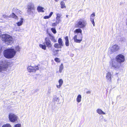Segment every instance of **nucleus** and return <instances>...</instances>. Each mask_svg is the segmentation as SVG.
Wrapping results in <instances>:
<instances>
[{
    "instance_id": "nucleus-28",
    "label": "nucleus",
    "mask_w": 127,
    "mask_h": 127,
    "mask_svg": "<svg viewBox=\"0 0 127 127\" xmlns=\"http://www.w3.org/2000/svg\"><path fill=\"white\" fill-rule=\"evenodd\" d=\"M58 42L59 44H61L62 46H63V42L62 39L61 38H59L58 40Z\"/></svg>"
},
{
    "instance_id": "nucleus-19",
    "label": "nucleus",
    "mask_w": 127,
    "mask_h": 127,
    "mask_svg": "<svg viewBox=\"0 0 127 127\" xmlns=\"http://www.w3.org/2000/svg\"><path fill=\"white\" fill-rule=\"evenodd\" d=\"M97 113L100 115L105 114V113L100 109H98L96 110Z\"/></svg>"
},
{
    "instance_id": "nucleus-11",
    "label": "nucleus",
    "mask_w": 127,
    "mask_h": 127,
    "mask_svg": "<svg viewBox=\"0 0 127 127\" xmlns=\"http://www.w3.org/2000/svg\"><path fill=\"white\" fill-rule=\"evenodd\" d=\"M112 75L110 72H107L106 76V79L107 81L109 82L111 81Z\"/></svg>"
},
{
    "instance_id": "nucleus-21",
    "label": "nucleus",
    "mask_w": 127,
    "mask_h": 127,
    "mask_svg": "<svg viewBox=\"0 0 127 127\" xmlns=\"http://www.w3.org/2000/svg\"><path fill=\"white\" fill-rule=\"evenodd\" d=\"M81 95H79L77 96L76 98V101L78 102H80L81 100Z\"/></svg>"
},
{
    "instance_id": "nucleus-49",
    "label": "nucleus",
    "mask_w": 127,
    "mask_h": 127,
    "mask_svg": "<svg viewBox=\"0 0 127 127\" xmlns=\"http://www.w3.org/2000/svg\"><path fill=\"white\" fill-rule=\"evenodd\" d=\"M58 0H55V1L56 2H57V1H58Z\"/></svg>"
},
{
    "instance_id": "nucleus-35",
    "label": "nucleus",
    "mask_w": 127,
    "mask_h": 127,
    "mask_svg": "<svg viewBox=\"0 0 127 127\" xmlns=\"http://www.w3.org/2000/svg\"><path fill=\"white\" fill-rule=\"evenodd\" d=\"M58 24V22H57L56 21V22L53 23L52 24V26L53 27L57 25V24Z\"/></svg>"
},
{
    "instance_id": "nucleus-53",
    "label": "nucleus",
    "mask_w": 127,
    "mask_h": 127,
    "mask_svg": "<svg viewBox=\"0 0 127 127\" xmlns=\"http://www.w3.org/2000/svg\"><path fill=\"white\" fill-rule=\"evenodd\" d=\"M24 91V90H22V91H23V92Z\"/></svg>"
},
{
    "instance_id": "nucleus-18",
    "label": "nucleus",
    "mask_w": 127,
    "mask_h": 127,
    "mask_svg": "<svg viewBox=\"0 0 127 127\" xmlns=\"http://www.w3.org/2000/svg\"><path fill=\"white\" fill-rule=\"evenodd\" d=\"M59 85H57V87L58 88H60L63 83V81L62 79H60L59 81Z\"/></svg>"
},
{
    "instance_id": "nucleus-33",
    "label": "nucleus",
    "mask_w": 127,
    "mask_h": 127,
    "mask_svg": "<svg viewBox=\"0 0 127 127\" xmlns=\"http://www.w3.org/2000/svg\"><path fill=\"white\" fill-rule=\"evenodd\" d=\"M21 124L18 123L16 124L14 126V127H21Z\"/></svg>"
},
{
    "instance_id": "nucleus-34",
    "label": "nucleus",
    "mask_w": 127,
    "mask_h": 127,
    "mask_svg": "<svg viewBox=\"0 0 127 127\" xmlns=\"http://www.w3.org/2000/svg\"><path fill=\"white\" fill-rule=\"evenodd\" d=\"M54 60L55 62H60V59L58 58H55L54 59Z\"/></svg>"
},
{
    "instance_id": "nucleus-32",
    "label": "nucleus",
    "mask_w": 127,
    "mask_h": 127,
    "mask_svg": "<svg viewBox=\"0 0 127 127\" xmlns=\"http://www.w3.org/2000/svg\"><path fill=\"white\" fill-rule=\"evenodd\" d=\"M2 127H11V126L10 124H7L3 125Z\"/></svg>"
},
{
    "instance_id": "nucleus-15",
    "label": "nucleus",
    "mask_w": 127,
    "mask_h": 127,
    "mask_svg": "<svg viewBox=\"0 0 127 127\" xmlns=\"http://www.w3.org/2000/svg\"><path fill=\"white\" fill-rule=\"evenodd\" d=\"M13 12L17 14H21L22 12L21 11L17 8H13L12 10Z\"/></svg>"
},
{
    "instance_id": "nucleus-51",
    "label": "nucleus",
    "mask_w": 127,
    "mask_h": 127,
    "mask_svg": "<svg viewBox=\"0 0 127 127\" xmlns=\"http://www.w3.org/2000/svg\"><path fill=\"white\" fill-rule=\"evenodd\" d=\"M64 8H65V6H64Z\"/></svg>"
},
{
    "instance_id": "nucleus-39",
    "label": "nucleus",
    "mask_w": 127,
    "mask_h": 127,
    "mask_svg": "<svg viewBox=\"0 0 127 127\" xmlns=\"http://www.w3.org/2000/svg\"><path fill=\"white\" fill-rule=\"evenodd\" d=\"M53 55L55 56L57 55L58 53H57V52L54 51H53Z\"/></svg>"
},
{
    "instance_id": "nucleus-5",
    "label": "nucleus",
    "mask_w": 127,
    "mask_h": 127,
    "mask_svg": "<svg viewBox=\"0 0 127 127\" xmlns=\"http://www.w3.org/2000/svg\"><path fill=\"white\" fill-rule=\"evenodd\" d=\"M8 65L7 64V61L5 59H3L0 61V72L6 71L8 68Z\"/></svg>"
},
{
    "instance_id": "nucleus-13",
    "label": "nucleus",
    "mask_w": 127,
    "mask_h": 127,
    "mask_svg": "<svg viewBox=\"0 0 127 127\" xmlns=\"http://www.w3.org/2000/svg\"><path fill=\"white\" fill-rule=\"evenodd\" d=\"M27 13L29 15L34 16V15L35 9H27Z\"/></svg>"
},
{
    "instance_id": "nucleus-26",
    "label": "nucleus",
    "mask_w": 127,
    "mask_h": 127,
    "mask_svg": "<svg viewBox=\"0 0 127 127\" xmlns=\"http://www.w3.org/2000/svg\"><path fill=\"white\" fill-rule=\"evenodd\" d=\"M54 46L56 48H61V46H63L59 44H58L57 43H55L54 44Z\"/></svg>"
},
{
    "instance_id": "nucleus-9",
    "label": "nucleus",
    "mask_w": 127,
    "mask_h": 127,
    "mask_svg": "<svg viewBox=\"0 0 127 127\" xmlns=\"http://www.w3.org/2000/svg\"><path fill=\"white\" fill-rule=\"evenodd\" d=\"M46 47L48 48H51L52 47V45L51 42L49 38L46 37L45 38V41L44 42Z\"/></svg>"
},
{
    "instance_id": "nucleus-37",
    "label": "nucleus",
    "mask_w": 127,
    "mask_h": 127,
    "mask_svg": "<svg viewBox=\"0 0 127 127\" xmlns=\"http://www.w3.org/2000/svg\"><path fill=\"white\" fill-rule=\"evenodd\" d=\"M20 48L18 46H17L15 47L16 50L17 51H19Z\"/></svg>"
},
{
    "instance_id": "nucleus-41",
    "label": "nucleus",
    "mask_w": 127,
    "mask_h": 127,
    "mask_svg": "<svg viewBox=\"0 0 127 127\" xmlns=\"http://www.w3.org/2000/svg\"><path fill=\"white\" fill-rule=\"evenodd\" d=\"M53 13V12H51L49 14V16H50V17H51V16L52 15Z\"/></svg>"
},
{
    "instance_id": "nucleus-16",
    "label": "nucleus",
    "mask_w": 127,
    "mask_h": 127,
    "mask_svg": "<svg viewBox=\"0 0 127 127\" xmlns=\"http://www.w3.org/2000/svg\"><path fill=\"white\" fill-rule=\"evenodd\" d=\"M61 16L62 15L61 14L58 13L57 14V17H56V22H58V23L60 22V21H61L60 20V18Z\"/></svg>"
},
{
    "instance_id": "nucleus-22",
    "label": "nucleus",
    "mask_w": 127,
    "mask_h": 127,
    "mask_svg": "<svg viewBox=\"0 0 127 127\" xmlns=\"http://www.w3.org/2000/svg\"><path fill=\"white\" fill-rule=\"evenodd\" d=\"M23 20L24 19L23 18H21L20 21L19 22L16 23V24L18 26H20L22 24Z\"/></svg>"
},
{
    "instance_id": "nucleus-2",
    "label": "nucleus",
    "mask_w": 127,
    "mask_h": 127,
    "mask_svg": "<svg viewBox=\"0 0 127 127\" xmlns=\"http://www.w3.org/2000/svg\"><path fill=\"white\" fill-rule=\"evenodd\" d=\"M16 52L14 48H8L4 50L3 52L4 57L7 59L13 57L16 54Z\"/></svg>"
},
{
    "instance_id": "nucleus-12",
    "label": "nucleus",
    "mask_w": 127,
    "mask_h": 127,
    "mask_svg": "<svg viewBox=\"0 0 127 127\" xmlns=\"http://www.w3.org/2000/svg\"><path fill=\"white\" fill-rule=\"evenodd\" d=\"M95 16V13H93L91 15L90 17L91 21L94 26H95V23L94 21V18Z\"/></svg>"
},
{
    "instance_id": "nucleus-23",
    "label": "nucleus",
    "mask_w": 127,
    "mask_h": 127,
    "mask_svg": "<svg viewBox=\"0 0 127 127\" xmlns=\"http://www.w3.org/2000/svg\"><path fill=\"white\" fill-rule=\"evenodd\" d=\"M65 45L67 46H69V42L68 41V37L67 36L65 38Z\"/></svg>"
},
{
    "instance_id": "nucleus-27",
    "label": "nucleus",
    "mask_w": 127,
    "mask_h": 127,
    "mask_svg": "<svg viewBox=\"0 0 127 127\" xmlns=\"http://www.w3.org/2000/svg\"><path fill=\"white\" fill-rule=\"evenodd\" d=\"M74 32L77 33H80V34H82V30L80 28H78L76 29L74 31Z\"/></svg>"
},
{
    "instance_id": "nucleus-46",
    "label": "nucleus",
    "mask_w": 127,
    "mask_h": 127,
    "mask_svg": "<svg viewBox=\"0 0 127 127\" xmlns=\"http://www.w3.org/2000/svg\"><path fill=\"white\" fill-rule=\"evenodd\" d=\"M59 50H56L55 51L56 52H57V53H58V52L59 51Z\"/></svg>"
},
{
    "instance_id": "nucleus-10",
    "label": "nucleus",
    "mask_w": 127,
    "mask_h": 127,
    "mask_svg": "<svg viewBox=\"0 0 127 127\" xmlns=\"http://www.w3.org/2000/svg\"><path fill=\"white\" fill-rule=\"evenodd\" d=\"M110 49L112 52H114L118 51L119 49V47L118 45L116 44L113 46Z\"/></svg>"
},
{
    "instance_id": "nucleus-50",
    "label": "nucleus",
    "mask_w": 127,
    "mask_h": 127,
    "mask_svg": "<svg viewBox=\"0 0 127 127\" xmlns=\"http://www.w3.org/2000/svg\"><path fill=\"white\" fill-rule=\"evenodd\" d=\"M68 15H67L66 16V17L67 18V17H68Z\"/></svg>"
},
{
    "instance_id": "nucleus-44",
    "label": "nucleus",
    "mask_w": 127,
    "mask_h": 127,
    "mask_svg": "<svg viewBox=\"0 0 127 127\" xmlns=\"http://www.w3.org/2000/svg\"><path fill=\"white\" fill-rule=\"evenodd\" d=\"M2 49L1 48H0V54L1 53V52H2Z\"/></svg>"
},
{
    "instance_id": "nucleus-38",
    "label": "nucleus",
    "mask_w": 127,
    "mask_h": 127,
    "mask_svg": "<svg viewBox=\"0 0 127 127\" xmlns=\"http://www.w3.org/2000/svg\"><path fill=\"white\" fill-rule=\"evenodd\" d=\"M58 97H57V96H56V97H54L53 98V100L54 101H57L58 100Z\"/></svg>"
},
{
    "instance_id": "nucleus-43",
    "label": "nucleus",
    "mask_w": 127,
    "mask_h": 127,
    "mask_svg": "<svg viewBox=\"0 0 127 127\" xmlns=\"http://www.w3.org/2000/svg\"><path fill=\"white\" fill-rule=\"evenodd\" d=\"M91 93V92L90 91H87L86 92V93L87 94H90Z\"/></svg>"
},
{
    "instance_id": "nucleus-30",
    "label": "nucleus",
    "mask_w": 127,
    "mask_h": 127,
    "mask_svg": "<svg viewBox=\"0 0 127 127\" xmlns=\"http://www.w3.org/2000/svg\"><path fill=\"white\" fill-rule=\"evenodd\" d=\"M2 17L6 19L7 20H9V18H10V16H8L6 15H3L2 16Z\"/></svg>"
},
{
    "instance_id": "nucleus-42",
    "label": "nucleus",
    "mask_w": 127,
    "mask_h": 127,
    "mask_svg": "<svg viewBox=\"0 0 127 127\" xmlns=\"http://www.w3.org/2000/svg\"><path fill=\"white\" fill-rule=\"evenodd\" d=\"M51 93V89H48V92L47 93L48 94H50Z\"/></svg>"
},
{
    "instance_id": "nucleus-29",
    "label": "nucleus",
    "mask_w": 127,
    "mask_h": 127,
    "mask_svg": "<svg viewBox=\"0 0 127 127\" xmlns=\"http://www.w3.org/2000/svg\"><path fill=\"white\" fill-rule=\"evenodd\" d=\"M63 64H62L59 67V71L60 73H61L62 72V70L63 69Z\"/></svg>"
},
{
    "instance_id": "nucleus-48",
    "label": "nucleus",
    "mask_w": 127,
    "mask_h": 127,
    "mask_svg": "<svg viewBox=\"0 0 127 127\" xmlns=\"http://www.w3.org/2000/svg\"><path fill=\"white\" fill-rule=\"evenodd\" d=\"M119 80V78L118 77V79H117V81H117V82H118Z\"/></svg>"
},
{
    "instance_id": "nucleus-52",
    "label": "nucleus",
    "mask_w": 127,
    "mask_h": 127,
    "mask_svg": "<svg viewBox=\"0 0 127 127\" xmlns=\"http://www.w3.org/2000/svg\"><path fill=\"white\" fill-rule=\"evenodd\" d=\"M126 25H127V22H126Z\"/></svg>"
},
{
    "instance_id": "nucleus-14",
    "label": "nucleus",
    "mask_w": 127,
    "mask_h": 127,
    "mask_svg": "<svg viewBox=\"0 0 127 127\" xmlns=\"http://www.w3.org/2000/svg\"><path fill=\"white\" fill-rule=\"evenodd\" d=\"M28 9H35L34 5L32 3L29 4L27 6Z\"/></svg>"
},
{
    "instance_id": "nucleus-47",
    "label": "nucleus",
    "mask_w": 127,
    "mask_h": 127,
    "mask_svg": "<svg viewBox=\"0 0 127 127\" xmlns=\"http://www.w3.org/2000/svg\"><path fill=\"white\" fill-rule=\"evenodd\" d=\"M5 22V21H0V22Z\"/></svg>"
},
{
    "instance_id": "nucleus-25",
    "label": "nucleus",
    "mask_w": 127,
    "mask_h": 127,
    "mask_svg": "<svg viewBox=\"0 0 127 127\" xmlns=\"http://www.w3.org/2000/svg\"><path fill=\"white\" fill-rule=\"evenodd\" d=\"M10 16L12 18H13L16 19H18V17L14 13H12L11 15H10Z\"/></svg>"
},
{
    "instance_id": "nucleus-8",
    "label": "nucleus",
    "mask_w": 127,
    "mask_h": 127,
    "mask_svg": "<svg viewBox=\"0 0 127 127\" xmlns=\"http://www.w3.org/2000/svg\"><path fill=\"white\" fill-rule=\"evenodd\" d=\"M39 68L37 65L35 66H30L27 68L28 71L30 72H35L36 70H38Z\"/></svg>"
},
{
    "instance_id": "nucleus-45",
    "label": "nucleus",
    "mask_w": 127,
    "mask_h": 127,
    "mask_svg": "<svg viewBox=\"0 0 127 127\" xmlns=\"http://www.w3.org/2000/svg\"><path fill=\"white\" fill-rule=\"evenodd\" d=\"M103 121L104 122H105L107 121V120L105 119H104L103 120Z\"/></svg>"
},
{
    "instance_id": "nucleus-1",
    "label": "nucleus",
    "mask_w": 127,
    "mask_h": 127,
    "mask_svg": "<svg viewBox=\"0 0 127 127\" xmlns=\"http://www.w3.org/2000/svg\"><path fill=\"white\" fill-rule=\"evenodd\" d=\"M116 60L115 59H113L110 62V65L112 68L114 70L118 71L120 69L121 64L123 63L125 61V57L122 54L118 55L116 57Z\"/></svg>"
},
{
    "instance_id": "nucleus-3",
    "label": "nucleus",
    "mask_w": 127,
    "mask_h": 127,
    "mask_svg": "<svg viewBox=\"0 0 127 127\" xmlns=\"http://www.w3.org/2000/svg\"><path fill=\"white\" fill-rule=\"evenodd\" d=\"M1 36L2 40L8 44H10L12 42L13 38L9 35L6 34H3L2 35L1 31H0V37Z\"/></svg>"
},
{
    "instance_id": "nucleus-31",
    "label": "nucleus",
    "mask_w": 127,
    "mask_h": 127,
    "mask_svg": "<svg viewBox=\"0 0 127 127\" xmlns=\"http://www.w3.org/2000/svg\"><path fill=\"white\" fill-rule=\"evenodd\" d=\"M51 30L52 32L54 34H55L56 32V31L55 28H51Z\"/></svg>"
},
{
    "instance_id": "nucleus-24",
    "label": "nucleus",
    "mask_w": 127,
    "mask_h": 127,
    "mask_svg": "<svg viewBox=\"0 0 127 127\" xmlns=\"http://www.w3.org/2000/svg\"><path fill=\"white\" fill-rule=\"evenodd\" d=\"M43 44H44V45L40 44H39V46L40 48H41L42 49L45 50H46V46L45 45L44 43H43Z\"/></svg>"
},
{
    "instance_id": "nucleus-40",
    "label": "nucleus",
    "mask_w": 127,
    "mask_h": 127,
    "mask_svg": "<svg viewBox=\"0 0 127 127\" xmlns=\"http://www.w3.org/2000/svg\"><path fill=\"white\" fill-rule=\"evenodd\" d=\"M50 18V16H44L43 18L45 19H47Z\"/></svg>"
},
{
    "instance_id": "nucleus-4",
    "label": "nucleus",
    "mask_w": 127,
    "mask_h": 127,
    "mask_svg": "<svg viewBox=\"0 0 127 127\" xmlns=\"http://www.w3.org/2000/svg\"><path fill=\"white\" fill-rule=\"evenodd\" d=\"M87 23L86 20L84 19H78L75 23V27L76 28H85Z\"/></svg>"
},
{
    "instance_id": "nucleus-7",
    "label": "nucleus",
    "mask_w": 127,
    "mask_h": 127,
    "mask_svg": "<svg viewBox=\"0 0 127 127\" xmlns=\"http://www.w3.org/2000/svg\"><path fill=\"white\" fill-rule=\"evenodd\" d=\"M82 34L81 33L75 35L73 38V39L75 42L80 43L82 41Z\"/></svg>"
},
{
    "instance_id": "nucleus-17",
    "label": "nucleus",
    "mask_w": 127,
    "mask_h": 127,
    "mask_svg": "<svg viewBox=\"0 0 127 127\" xmlns=\"http://www.w3.org/2000/svg\"><path fill=\"white\" fill-rule=\"evenodd\" d=\"M44 9V8L43 7L40 6H38L37 8V10L38 12H44L43 10Z\"/></svg>"
},
{
    "instance_id": "nucleus-36",
    "label": "nucleus",
    "mask_w": 127,
    "mask_h": 127,
    "mask_svg": "<svg viewBox=\"0 0 127 127\" xmlns=\"http://www.w3.org/2000/svg\"><path fill=\"white\" fill-rule=\"evenodd\" d=\"M61 7L62 8H64V2L62 1L61 2Z\"/></svg>"
},
{
    "instance_id": "nucleus-6",
    "label": "nucleus",
    "mask_w": 127,
    "mask_h": 127,
    "mask_svg": "<svg viewBox=\"0 0 127 127\" xmlns=\"http://www.w3.org/2000/svg\"><path fill=\"white\" fill-rule=\"evenodd\" d=\"M8 118L9 121L12 123H15L17 122L18 117L13 113H10L8 115Z\"/></svg>"
},
{
    "instance_id": "nucleus-20",
    "label": "nucleus",
    "mask_w": 127,
    "mask_h": 127,
    "mask_svg": "<svg viewBox=\"0 0 127 127\" xmlns=\"http://www.w3.org/2000/svg\"><path fill=\"white\" fill-rule=\"evenodd\" d=\"M48 34L49 35L50 37V38L51 40L55 42H56V41L54 37L51 34L49 33H48Z\"/></svg>"
}]
</instances>
